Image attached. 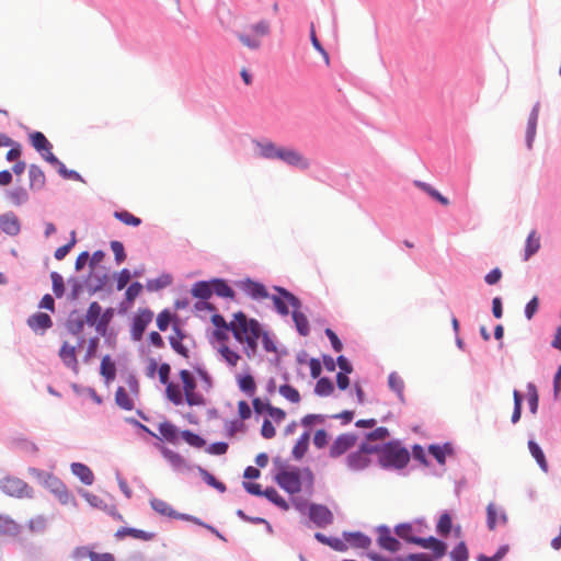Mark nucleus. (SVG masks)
Wrapping results in <instances>:
<instances>
[{
  "label": "nucleus",
  "mask_w": 561,
  "mask_h": 561,
  "mask_svg": "<svg viewBox=\"0 0 561 561\" xmlns=\"http://www.w3.org/2000/svg\"><path fill=\"white\" fill-rule=\"evenodd\" d=\"M231 333L237 342L243 344V352L249 358L256 355L259 340L263 333V325L259 320L249 318L243 311L239 310L233 313Z\"/></svg>",
  "instance_id": "1"
},
{
  "label": "nucleus",
  "mask_w": 561,
  "mask_h": 561,
  "mask_svg": "<svg viewBox=\"0 0 561 561\" xmlns=\"http://www.w3.org/2000/svg\"><path fill=\"white\" fill-rule=\"evenodd\" d=\"M409 449L399 439L381 443L377 463L383 470H403L410 462Z\"/></svg>",
  "instance_id": "2"
},
{
  "label": "nucleus",
  "mask_w": 561,
  "mask_h": 561,
  "mask_svg": "<svg viewBox=\"0 0 561 561\" xmlns=\"http://www.w3.org/2000/svg\"><path fill=\"white\" fill-rule=\"evenodd\" d=\"M257 148L260 149V157L267 160H279L289 167L298 168L300 170H307L310 167V162L299 151L288 147H278L273 141H256Z\"/></svg>",
  "instance_id": "3"
},
{
  "label": "nucleus",
  "mask_w": 561,
  "mask_h": 561,
  "mask_svg": "<svg viewBox=\"0 0 561 561\" xmlns=\"http://www.w3.org/2000/svg\"><path fill=\"white\" fill-rule=\"evenodd\" d=\"M274 465L277 466V472L274 476L276 484L290 496L301 492L300 468L283 462L279 457L274 459Z\"/></svg>",
  "instance_id": "4"
},
{
  "label": "nucleus",
  "mask_w": 561,
  "mask_h": 561,
  "mask_svg": "<svg viewBox=\"0 0 561 561\" xmlns=\"http://www.w3.org/2000/svg\"><path fill=\"white\" fill-rule=\"evenodd\" d=\"M270 298L273 301L274 310L282 317H287L290 313L289 308L294 310L296 306H302L301 299L291 293L286 287L274 285Z\"/></svg>",
  "instance_id": "5"
},
{
  "label": "nucleus",
  "mask_w": 561,
  "mask_h": 561,
  "mask_svg": "<svg viewBox=\"0 0 561 561\" xmlns=\"http://www.w3.org/2000/svg\"><path fill=\"white\" fill-rule=\"evenodd\" d=\"M191 295L196 299L194 302L196 311L215 310V305L209 302V299L214 296L210 278L196 280L191 287Z\"/></svg>",
  "instance_id": "6"
},
{
  "label": "nucleus",
  "mask_w": 561,
  "mask_h": 561,
  "mask_svg": "<svg viewBox=\"0 0 561 561\" xmlns=\"http://www.w3.org/2000/svg\"><path fill=\"white\" fill-rule=\"evenodd\" d=\"M0 490L11 497H33V489L22 479L11 474H7L0 479Z\"/></svg>",
  "instance_id": "7"
},
{
  "label": "nucleus",
  "mask_w": 561,
  "mask_h": 561,
  "mask_svg": "<svg viewBox=\"0 0 561 561\" xmlns=\"http://www.w3.org/2000/svg\"><path fill=\"white\" fill-rule=\"evenodd\" d=\"M377 534V546L387 552L397 554L402 549L401 539L393 533V528L386 524H380L375 528Z\"/></svg>",
  "instance_id": "8"
},
{
  "label": "nucleus",
  "mask_w": 561,
  "mask_h": 561,
  "mask_svg": "<svg viewBox=\"0 0 561 561\" xmlns=\"http://www.w3.org/2000/svg\"><path fill=\"white\" fill-rule=\"evenodd\" d=\"M153 311L149 308H140L130 320V339L141 341L147 327L153 319Z\"/></svg>",
  "instance_id": "9"
},
{
  "label": "nucleus",
  "mask_w": 561,
  "mask_h": 561,
  "mask_svg": "<svg viewBox=\"0 0 561 561\" xmlns=\"http://www.w3.org/2000/svg\"><path fill=\"white\" fill-rule=\"evenodd\" d=\"M362 557H366L370 561H436L430 552H409L405 554H396L387 557L378 551L362 552Z\"/></svg>",
  "instance_id": "10"
},
{
  "label": "nucleus",
  "mask_w": 561,
  "mask_h": 561,
  "mask_svg": "<svg viewBox=\"0 0 561 561\" xmlns=\"http://www.w3.org/2000/svg\"><path fill=\"white\" fill-rule=\"evenodd\" d=\"M236 286L253 300H264L271 296L264 283L249 276L236 282Z\"/></svg>",
  "instance_id": "11"
},
{
  "label": "nucleus",
  "mask_w": 561,
  "mask_h": 561,
  "mask_svg": "<svg viewBox=\"0 0 561 561\" xmlns=\"http://www.w3.org/2000/svg\"><path fill=\"white\" fill-rule=\"evenodd\" d=\"M358 435L356 433H343L336 436L329 449L331 458H339L351 450L357 443Z\"/></svg>",
  "instance_id": "12"
},
{
  "label": "nucleus",
  "mask_w": 561,
  "mask_h": 561,
  "mask_svg": "<svg viewBox=\"0 0 561 561\" xmlns=\"http://www.w3.org/2000/svg\"><path fill=\"white\" fill-rule=\"evenodd\" d=\"M156 446L159 448L163 458L169 461V463L171 465L172 469L175 472H188L192 471L193 469H196V465L188 463L185 460V458L179 453L170 449L164 445L157 444Z\"/></svg>",
  "instance_id": "13"
},
{
  "label": "nucleus",
  "mask_w": 561,
  "mask_h": 561,
  "mask_svg": "<svg viewBox=\"0 0 561 561\" xmlns=\"http://www.w3.org/2000/svg\"><path fill=\"white\" fill-rule=\"evenodd\" d=\"M308 517L319 528H325L334 520L332 511L327 505L319 503L311 505Z\"/></svg>",
  "instance_id": "14"
},
{
  "label": "nucleus",
  "mask_w": 561,
  "mask_h": 561,
  "mask_svg": "<svg viewBox=\"0 0 561 561\" xmlns=\"http://www.w3.org/2000/svg\"><path fill=\"white\" fill-rule=\"evenodd\" d=\"M142 290L144 286L140 282H131L125 290L124 298L117 305V313L121 316L126 314Z\"/></svg>",
  "instance_id": "15"
},
{
  "label": "nucleus",
  "mask_w": 561,
  "mask_h": 561,
  "mask_svg": "<svg viewBox=\"0 0 561 561\" xmlns=\"http://www.w3.org/2000/svg\"><path fill=\"white\" fill-rule=\"evenodd\" d=\"M150 506L151 508L162 515V516H167L169 518H173V519H180V520H184V522H191L192 519V516L191 514H187V513H180L178 511H175L169 503H167L165 501L163 500H160V499H151L150 500Z\"/></svg>",
  "instance_id": "16"
},
{
  "label": "nucleus",
  "mask_w": 561,
  "mask_h": 561,
  "mask_svg": "<svg viewBox=\"0 0 561 561\" xmlns=\"http://www.w3.org/2000/svg\"><path fill=\"white\" fill-rule=\"evenodd\" d=\"M342 537L347 543V548L352 547L354 549H363L365 550L364 552L370 551L369 547L371 546L373 540L367 534L360 530H344L342 533Z\"/></svg>",
  "instance_id": "17"
},
{
  "label": "nucleus",
  "mask_w": 561,
  "mask_h": 561,
  "mask_svg": "<svg viewBox=\"0 0 561 561\" xmlns=\"http://www.w3.org/2000/svg\"><path fill=\"white\" fill-rule=\"evenodd\" d=\"M393 533L401 539L402 545L416 546L421 533L410 523L401 522L393 526Z\"/></svg>",
  "instance_id": "18"
},
{
  "label": "nucleus",
  "mask_w": 561,
  "mask_h": 561,
  "mask_svg": "<svg viewBox=\"0 0 561 561\" xmlns=\"http://www.w3.org/2000/svg\"><path fill=\"white\" fill-rule=\"evenodd\" d=\"M26 324L36 334L43 335L48 329L53 328L54 322L48 313L37 311L27 318Z\"/></svg>",
  "instance_id": "19"
},
{
  "label": "nucleus",
  "mask_w": 561,
  "mask_h": 561,
  "mask_svg": "<svg viewBox=\"0 0 561 561\" xmlns=\"http://www.w3.org/2000/svg\"><path fill=\"white\" fill-rule=\"evenodd\" d=\"M427 453L438 465L445 466L447 457L455 455V446L451 442H445L443 444L433 443L428 445Z\"/></svg>",
  "instance_id": "20"
},
{
  "label": "nucleus",
  "mask_w": 561,
  "mask_h": 561,
  "mask_svg": "<svg viewBox=\"0 0 561 561\" xmlns=\"http://www.w3.org/2000/svg\"><path fill=\"white\" fill-rule=\"evenodd\" d=\"M58 356L67 368L71 369L76 375L79 374L77 346L70 345L65 341L59 348Z\"/></svg>",
  "instance_id": "21"
},
{
  "label": "nucleus",
  "mask_w": 561,
  "mask_h": 561,
  "mask_svg": "<svg viewBox=\"0 0 561 561\" xmlns=\"http://www.w3.org/2000/svg\"><path fill=\"white\" fill-rule=\"evenodd\" d=\"M0 227L10 237H15L21 232L20 219L12 210L0 215Z\"/></svg>",
  "instance_id": "22"
},
{
  "label": "nucleus",
  "mask_w": 561,
  "mask_h": 561,
  "mask_svg": "<svg viewBox=\"0 0 561 561\" xmlns=\"http://www.w3.org/2000/svg\"><path fill=\"white\" fill-rule=\"evenodd\" d=\"M213 295L227 300H236V291L224 277H211Z\"/></svg>",
  "instance_id": "23"
},
{
  "label": "nucleus",
  "mask_w": 561,
  "mask_h": 561,
  "mask_svg": "<svg viewBox=\"0 0 561 561\" xmlns=\"http://www.w3.org/2000/svg\"><path fill=\"white\" fill-rule=\"evenodd\" d=\"M539 108H540V103L536 102L529 113L528 121H527L525 144H526L527 149H529V150L533 148V144H534L535 137H536Z\"/></svg>",
  "instance_id": "24"
},
{
  "label": "nucleus",
  "mask_w": 561,
  "mask_h": 561,
  "mask_svg": "<svg viewBox=\"0 0 561 561\" xmlns=\"http://www.w3.org/2000/svg\"><path fill=\"white\" fill-rule=\"evenodd\" d=\"M84 325L87 323L84 322L83 314H80L78 309H72L65 321L67 332L73 336H80Z\"/></svg>",
  "instance_id": "25"
},
{
  "label": "nucleus",
  "mask_w": 561,
  "mask_h": 561,
  "mask_svg": "<svg viewBox=\"0 0 561 561\" xmlns=\"http://www.w3.org/2000/svg\"><path fill=\"white\" fill-rule=\"evenodd\" d=\"M237 385L239 390L248 397H253L256 392L257 386L254 376L249 370V366H247V370L237 375Z\"/></svg>",
  "instance_id": "26"
},
{
  "label": "nucleus",
  "mask_w": 561,
  "mask_h": 561,
  "mask_svg": "<svg viewBox=\"0 0 561 561\" xmlns=\"http://www.w3.org/2000/svg\"><path fill=\"white\" fill-rule=\"evenodd\" d=\"M454 514L449 510L443 511L435 525L436 534L442 538H447L454 528Z\"/></svg>",
  "instance_id": "27"
},
{
  "label": "nucleus",
  "mask_w": 561,
  "mask_h": 561,
  "mask_svg": "<svg viewBox=\"0 0 561 561\" xmlns=\"http://www.w3.org/2000/svg\"><path fill=\"white\" fill-rule=\"evenodd\" d=\"M346 466L350 470L353 471H362L366 468H368L371 465V457H367L363 453H360L358 449L351 451L346 456Z\"/></svg>",
  "instance_id": "28"
},
{
  "label": "nucleus",
  "mask_w": 561,
  "mask_h": 561,
  "mask_svg": "<svg viewBox=\"0 0 561 561\" xmlns=\"http://www.w3.org/2000/svg\"><path fill=\"white\" fill-rule=\"evenodd\" d=\"M158 430L162 438L172 445L179 444L182 439V431L170 421L161 422Z\"/></svg>",
  "instance_id": "29"
},
{
  "label": "nucleus",
  "mask_w": 561,
  "mask_h": 561,
  "mask_svg": "<svg viewBox=\"0 0 561 561\" xmlns=\"http://www.w3.org/2000/svg\"><path fill=\"white\" fill-rule=\"evenodd\" d=\"M302 306H296L289 314L294 321L297 333L307 336L310 333V323L307 316L300 310Z\"/></svg>",
  "instance_id": "30"
},
{
  "label": "nucleus",
  "mask_w": 561,
  "mask_h": 561,
  "mask_svg": "<svg viewBox=\"0 0 561 561\" xmlns=\"http://www.w3.org/2000/svg\"><path fill=\"white\" fill-rule=\"evenodd\" d=\"M100 375L103 377L104 382L106 385H110L116 378V375H117L116 364L110 354L104 355L101 359Z\"/></svg>",
  "instance_id": "31"
},
{
  "label": "nucleus",
  "mask_w": 561,
  "mask_h": 561,
  "mask_svg": "<svg viewBox=\"0 0 561 561\" xmlns=\"http://www.w3.org/2000/svg\"><path fill=\"white\" fill-rule=\"evenodd\" d=\"M310 430H305L297 438L291 449V457L295 460H301L308 453L310 446Z\"/></svg>",
  "instance_id": "32"
},
{
  "label": "nucleus",
  "mask_w": 561,
  "mask_h": 561,
  "mask_svg": "<svg viewBox=\"0 0 561 561\" xmlns=\"http://www.w3.org/2000/svg\"><path fill=\"white\" fill-rule=\"evenodd\" d=\"M314 539L328 547H330L332 550L337 552H345L347 551V543L342 538L335 537V536H327L323 533L317 531L314 533Z\"/></svg>",
  "instance_id": "33"
},
{
  "label": "nucleus",
  "mask_w": 561,
  "mask_h": 561,
  "mask_svg": "<svg viewBox=\"0 0 561 561\" xmlns=\"http://www.w3.org/2000/svg\"><path fill=\"white\" fill-rule=\"evenodd\" d=\"M28 178H30V188L34 192L41 191L45 187L46 176L44 171L37 164L28 165Z\"/></svg>",
  "instance_id": "34"
},
{
  "label": "nucleus",
  "mask_w": 561,
  "mask_h": 561,
  "mask_svg": "<svg viewBox=\"0 0 561 561\" xmlns=\"http://www.w3.org/2000/svg\"><path fill=\"white\" fill-rule=\"evenodd\" d=\"M70 470L84 485H91L94 482V473L89 466L83 462H72Z\"/></svg>",
  "instance_id": "35"
},
{
  "label": "nucleus",
  "mask_w": 561,
  "mask_h": 561,
  "mask_svg": "<svg viewBox=\"0 0 561 561\" xmlns=\"http://www.w3.org/2000/svg\"><path fill=\"white\" fill-rule=\"evenodd\" d=\"M28 140L31 146L39 153H44L45 151H48V149H53V145L50 141L46 138V136L38 130L31 131L28 134Z\"/></svg>",
  "instance_id": "36"
},
{
  "label": "nucleus",
  "mask_w": 561,
  "mask_h": 561,
  "mask_svg": "<svg viewBox=\"0 0 561 561\" xmlns=\"http://www.w3.org/2000/svg\"><path fill=\"white\" fill-rule=\"evenodd\" d=\"M196 470L198 471L203 481L210 488L217 490L219 493H225L227 491L226 484L218 480L213 473H210L204 467L196 465Z\"/></svg>",
  "instance_id": "37"
},
{
  "label": "nucleus",
  "mask_w": 561,
  "mask_h": 561,
  "mask_svg": "<svg viewBox=\"0 0 561 561\" xmlns=\"http://www.w3.org/2000/svg\"><path fill=\"white\" fill-rule=\"evenodd\" d=\"M21 533V526L8 515H0V536L15 537Z\"/></svg>",
  "instance_id": "38"
},
{
  "label": "nucleus",
  "mask_w": 561,
  "mask_h": 561,
  "mask_svg": "<svg viewBox=\"0 0 561 561\" xmlns=\"http://www.w3.org/2000/svg\"><path fill=\"white\" fill-rule=\"evenodd\" d=\"M180 318L176 313L165 308L160 311L156 319V324L159 331L165 332L173 322H179Z\"/></svg>",
  "instance_id": "39"
},
{
  "label": "nucleus",
  "mask_w": 561,
  "mask_h": 561,
  "mask_svg": "<svg viewBox=\"0 0 561 561\" xmlns=\"http://www.w3.org/2000/svg\"><path fill=\"white\" fill-rule=\"evenodd\" d=\"M414 185L425 192L433 201L437 202L438 204L443 206L449 205V199L431 184L423 181H414Z\"/></svg>",
  "instance_id": "40"
},
{
  "label": "nucleus",
  "mask_w": 561,
  "mask_h": 561,
  "mask_svg": "<svg viewBox=\"0 0 561 561\" xmlns=\"http://www.w3.org/2000/svg\"><path fill=\"white\" fill-rule=\"evenodd\" d=\"M102 316V306L99 301H91L87 308L85 313L83 314L84 322L88 327L92 328L94 324L101 322Z\"/></svg>",
  "instance_id": "41"
},
{
  "label": "nucleus",
  "mask_w": 561,
  "mask_h": 561,
  "mask_svg": "<svg viewBox=\"0 0 561 561\" xmlns=\"http://www.w3.org/2000/svg\"><path fill=\"white\" fill-rule=\"evenodd\" d=\"M270 503L286 512L289 510V503L278 493L274 486H266L264 489V495Z\"/></svg>",
  "instance_id": "42"
},
{
  "label": "nucleus",
  "mask_w": 561,
  "mask_h": 561,
  "mask_svg": "<svg viewBox=\"0 0 561 561\" xmlns=\"http://www.w3.org/2000/svg\"><path fill=\"white\" fill-rule=\"evenodd\" d=\"M528 449H529L530 455L534 457L537 465L539 466V468L543 472H548V468H549L548 461L546 459V455H545L542 448L540 447V445L535 439H529L528 440Z\"/></svg>",
  "instance_id": "43"
},
{
  "label": "nucleus",
  "mask_w": 561,
  "mask_h": 561,
  "mask_svg": "<svg viewBox=\"0 0 561 561\" xmlns=\"http://www.w3.org/2000/svg\"><path fill=\"white\" fill-rule=\"evenodd\" d=\"M114 400L116 405L124 411H131L135 409L134 399L127 393L123 386L117 387Z\"/></svg>",
  "instance_id": "44"
},
{
  "label": "nucleus",
  "mask_w": 561,
  "mask_h": 561,
  "mask_svg": "<svg viewBox=\"0 0 561 561\" xmlns=\"http://www.w3.org/2000/svg\"><path fill=\"white\" fill-rule=\"evenodd\" d=\"M540 249V238L537 237L536 231L533 230L528 233L525 241L524 261H528Z\"/></svg>",
  "instance_id": "45"
},
{
  "label": "nucleus",
  "mask_w": 561,
  "mask_h": 561,
  "mask_svg": "<svg viewBox=\"0 0 561 561\" xmlns=\"http://www.w3.org/2000/svg\"><path fill=\"white\" fill-rule=\"evenodd\" d=\"M313 391L318 397H329L334 391V383L330 377L322 376L318 379Z\"/></svg>",
  "instance_id": "46"
},
{
  "label": "nucleus",
  "mask_w": 561,
  "mask_h": 561,
  "mask_svg": "<svg viewBox=\"0 0 561 561\" xmlns=\"http://www.w3.org/2000/svg\"><path fill=\"white\" fill-rule=\"evenodd\" d=\"M172 280H173V277L171 274L163 273L156 278L148 279L146 287H147V290H149V291H158V290L163 289L167 286L171 285Z\"/></svg>",
  "instance_id": "47"
},
{
  "label": "nucleus",
  "mask_w": 561,
  "mask_h": 561,
  "mask_svg": "<svg viewBox=\"0 0 561 561\" xmlns=\"http://www.w3.org/2000/svg\"><path fill=\"white\" fill-rule=\"evenodd\" d=\"M7 197L15 206H21L28 202L30 195L25 187L16 186L13 190L7 192Z\"/></svg>",
  "instance_id": "48"
},
{
  "label": "nucleus",
  "mask_w": 561,
  "mask_h": 561,
  "mask_svg": "<svg viewBox=\"0 0 561 561\" xmlns=\"http://www.w3.org/2000/svg\"><path fill=\"white\" fill-rule=\"evenodd\" d=\"M182 439L191 447L201 449L207 444L206 439L191 430H182Z\"/></svg>",
  "instance_id": "49"
},
{
  "label": "nucleus",
  "mask_w": 561,
  "mask_h": 561,
  "mask_svg": "<svg viewBox=\"0 0 561 561\" xmlns=\"http://www.w3.org/2000/svg\"><path fill=\"white\" fill-rule=\"evenodd\" d=\"M113 216L115 219L130 227H138L142 222L141 218L135 216L134 214L126 209L115 210Z\"/></svg>",
  "instance_id": "50"
},
{
  "label": "nucleus",
  "mask_w": 561,
  "mask_h": 561,
  "mask_svg": "<svg viewBox=\"0 0 561 561\" xmlns=\"http://www.w3.org/2000/svg\"><path fill=\"white\" fill-rule=\"evenodd\" d=\"M49 276L51 279V289L54 293V297L58 299L62 298L66 294L65 279L62 275L56 271H53Z\"/></svg>",
  "instance_id": "51"
},
{
  "label": "nucleus",
  "mask_w": 561,
  "mask_h": 561,
  "mask_svg": "<svg viewBox=\"0 0 561 561\" xmlns=\"http://www.w3.org/2000/svg\"><path fill=\"white\" fill-rule=\"evenodd\" d=\"M502 506H497L495 503L491 502L488 504L485 508L486 513V527L489 530H494L499 524V516Z\"/></svg>",
  "instance_id": "52"
},
{
  "label": "nucleus",
  "mask_w": 561,
  "mask_h": 561,
  "mask_svg": "<svg viewBox=\"0 0 561 561\" xmlns=\"http://www.w3.org/2000/svg\"><path fill=\"white\" fill-rule=\"evenodd\" d=\"M95 283L98 287H100L101 293H105L106 296H110L114 291V285H113V275H110L108 273L99 274L95 276Z\"/></svg>",
  "instance_id": "53"
},
{
  "label": "nucleus",
  "mask_w": 561,
  "mask_h": 561,
  "mask_svg": "<svg viewBox=\"0 0 561 561\" xmlns=\"http://www.w3.org/2000/svg\"><path fill=\"white\" fill-rule=\"evenodd\" d=\"M78 494L82 496L90 506L98 508L100 511L106 510V503L98 495L91 493L90 491L79 488Z\"/></svg>",
  "instance_id": "54"
},
{
  "label": "nucleus",
  "mask_w": 561,
  "mask_h": 561,
  "mask_svg": "<svg viewBox=\"0 0 561 561\" xmlns=\"http://www.w3.org/2000/svg\"><path fill=\"white\" fill-rule=\"evenodd\" d=\"M450 561H468L469 560V549L466 541L457 542L451 551L449 552Z\"/></svg>",
  "instance_id": "55"
},
{
  "label": "nucleus",
  "mask_w": 561,
  "mask_h": 561,
  "mask_svg": "<svg viewBox=\"0 0 561 561\" xmlns=\"http://www.w3.org/2000/svg\"><path fill=\"white\" fill-rule=\"evenodd\" d=\"M527 402L530 413L536 414L539 408V394L535 383H527Z\"/></svg>",
  "instance_id": "56"
},
{
  "label": "nucleus",
  "mask_w": 561,
  "mask_h": 561,
  "mask_svg": "<svg viewBox=\"0 0 561 561\" xmlns=\"http://www.w3.org/2000/svg\"><path fill=\"white\" fill-rule=\"evenodd\" d=\"M133 277V274L129 268L124 267L118 272L113 273V280H115L116 290L121 291L125 288H127V284L129 279Z\"/></svg>",
  "instance_id": "57"
},
{
  "label": "nucleus",
  "mask_w": 561,
  "mask_h": 561,
  "mask_svg": "<svg viewBox=\"0 0 561 561\" xmlns=\"http://www.w3.org/2000/svg\"><path fill=\"white\" fill-rule=\"evenodd\" d=\"M165 394L167 398L174 404V405H182L185 403V393H182L179 386H174L173 383H169L165 387Z\"/></svg>",
  "instance_id": "58"
},
{
  "label": "nucleus",
  "mask_w": 561,
  "mask_h": 561,
  "mask_svg": "<svg viewBox=\"0 0 561 561\" xmlns=\"http://www.w3.org/2000/svg\"><path fill=\"white\" fill-rule=\"evenodd\" d=\"M180 380L183 385L184 393L196 390L197 382L194 375L188 369H181L179 371Z\"/></svg>",
  "instance_id": "59"
},
{
  "label": "nucleus",
  "mask_w": 561,
  "mask_h": 561,
  "mask_svg": "<svg viewBox=\"0 0 561 561\" xmlns=\"http://www.w3.org/2000/svg\"><path fill=\"white\" fill-rule=\"evenodd\" d=\"M278 391L286 400L291 403H299L301 400L299 391L287 382L280 385Z\"/></svg>",
  "instance_id": "60"
},
{
  "label": "nucleus",
  "mask_w": 561,
  "mask_h": 561,
  "mask_svg": "<svg viewBox=\"0 0 561 561\" xmlns=\"http://www.w3.org/2000/svg\"><path fill=\"white\" fill-rule=\"evenodd\" d=\"M67 284L70 286V293L68 294V300L76 301L80 298L84 291V287L79 283L77 276L71 275L67 279Z\"/></svg>",
  "instance_id": "61"
},
{
  "label": "nucleus",
  "mask_w": 561,
  "mask_h": 561,
  "mask_svg": "<svg viewBox=\"0 0 561 561\" xmlns=\"http://www.w3.org/2000/svg\"><path fill=\"white\" fill-rule=\"evenodd\" d=\"M219 353L222 357V359L227 363L229 366H236L241 358L238 352L230 348L228 345L222 344L219 347Z\"/></svg>",
  "instance_id": "62"
},
{
  "label": "nucleus",
  "mask_w": 561,
  "mask_h": 561,
  "mask_svg": "<svg viewBox=\"0 0 561 561\" xmlns=\"http://www.w3.org/2000/svg\"><path fill=\"white\" fill-rule=\"evenodd\" d=\"M61 505L71 504L73 507L78 506V502L75 495L68 490L67 485H62L55 494H54Z\"/></svg>",
  "instance_id": "63"
},
{
  "label": "nucleus",
  "mask_w": 561,
  "mask_h": 561,
  "mask_svg": "<svg viewBox=\"0 0 561 561\" xmlns=\"http://www.w3.org/2000/svg\"><path fill=\"white\" fill-rule=\"evenodd\" d=\"M510 551L508 545H501L494 554L486 556L484 553H480L477 556V561H501Z\"/></svg>",
  "instance_id": "64"
}]
</instances>
